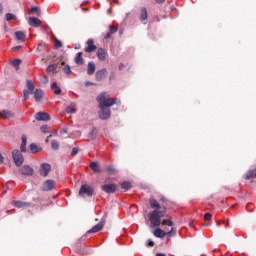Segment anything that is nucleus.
Wrapping results in <instances>:
<instances>
[{
    "mask_svg": "<svg viewBox=\"0 0 256 256\" xmlns=\"http://www.w3.org/2000/svg\"><path fill=\"white\" fill-rule=\"evenodd\" d=\"M149 203H150L151 209H154L153 211L149 212V221L152 227H159L161 225H167L168 227H173V221H171V219H164L161 222V218L165 217V215L167 214L166 208L163 207L162 210H159L161 209V204H159L157 199H155L154 197H151L149 199Z\"/></svg>",
    "mask_w": 256,
    "mask_h": 256,
    "instance_id": "f257e3e1",
    "label": "nucleus"
},
{
    "mask_svg": "<svg viewBox=\"0 0 256 256\" xmlns=\"http://www.w3.org/2000/svg\"><path fill=\"white\" fill-rule=\"evenodd\" d=\"M96 101L99 105V117L102 121H107L111 117V109L113 105H121L119 98H109L107 92H102L96 97Z\"/></svg>",
    "mask_w": 256,
    "mask_h": 256,
    "instance_id": "f03ea898",
    "label": "nucleus"
},
{
    "mask_svg": "<svg viewBox=\"0 0 256 256\" xmlns=\"http://www.w3.org/2000/svg\"><path fill=\"white\" fill-rule=\"evenodd\" d=\"M93 195H95V188L88 184H84L81 186L79 190L80 197H93Z\"/></svg>",
    "mask_w": 256,
    "mask_h": 256,
    "instance_id": "7ed1b4c3",
    "label": "nucleus"
},
{
    "mask_svg": "<svg viewBox=\"0 0 256 256\" xmlns=\"http://www.w3.org/2000/svg\"><path fill=\"white\" fill-rule=\"evenodd\" d=\"M12 157L16 167H21L23 165V161H25V158L23 157L21 151L17 149L13 150Z\"/></svg>",
    "mask_w": 256,
    "mask_h": 256,
    "instance_id": "20e7f679",
    "label": "nucleus"
},
{
    "mask_svg": "<svg viewBox=\"0 0 256 256\" xmlns=\"http://www.w3.org/2000/svg\"><path fill=\"white\" fill-rule=\"evenodd\" d=\"M26 85L28 87V90L23 91V97L25 101H27V99H29V95H33V92L35 91V84L33 83V81L27 80Z\"/></svg>",
    "mask_w": 256,
    "mask_h": 256,
    "instance_id": "39448f33",
    "label": "nucleus"
},
{
    "mask_svg": "<svg viewBox=\"0 0 256 256\" xmlns=\"http://www.w3.org/2000/svg\"><path fill=\"white\" fill-rule=\"evenodd\" d=\"M11 205H13V207H16L17 209H27L29 207H33V204L31 202H23L17 200H13L11 202Z\"/></svg>",
    "mask_w": 256,
    "mask_h": 256,
    "instance_id": "423d86ee",
    "label": "nucleus"
},
{
    "mask_svg": "<svg viewBox=\"0 0 256 256\" xmlns=\"http://www.w3.org/2000/svg\"><path fill=\"white\" fill-rule=\"evenodd\" d=\"M102 191L104 193L113 194L115 191H117V185L115 184H104L101 186Z\"/></svg>",
    "mask_w": 256,
    "mask_h": 256,
    "instance_id": "0eeeda50",
    "label": "nucleus"
},
{
    "mask_svg": "<svg viewBox=\"0 0 256 256\" xmlns=\"http://www.w3.org/2000/svg\"><path fill=\"white\" fill-rule=\"evenodd\" d=\"M55 181L54 180H46L43 184H42V191H53V189H55Z\"/></svg>",
    "mask_w": 256,
    "mask_h": 256,
    "instance_id": "6e6552de",
    "label": "nucleus"
},
{
    "mask_svg": "<svg viewBox=\"0 0 256 256\" xmlns=\"http://www.w3.org/2000/svg\"><path fill=\"white\" fill-rule=\"evenodd\" d=\"M103 227H105V219H101L100 222L96 224L94 227H92V229L88 230L87 233H99V231H101Z\"/></svg>",
    "mask_w": 256,
    "mask_h": 256,
    "instance_id": "1a4fd4ad",
    "label": "nucleus"
},
{
    "mask_svg": "<svg viewBox=\"0 0 256 256\" xmlns=\"http://www.w3.org/2000/svg\"><path fill=\"white\" fill-rule=\"evenodd\" d=\"M87 47L85 48L86 53H93L97 51V46L95 45V41L93 39H88L86 42Z\"/></svg>",
    "mask_w": 256,
    "mask_h": 256,
    "instance_id": "9d476101",
    "label": "nucleus"
},
{
    "mask_svg": "<svg viewBox=\"0 0 256 256\" xmlns=\"http://www.w3.org/2000/svg\"><path fill=\"white\" fill-rule=\"evenodd\" d=\"M50 171H51V164H48V163L41 164L40 175L42 177H47V175H49Z\"/></svg>",
    "mask_w": 256,
    "mask_h": 256,
    "instance_id": "9b49d317",
    "label": "nucleus"
},
{
    "mask_svg": "<svg viewBox=\"0 0 256 256\" xmlns=\"http://www.w3.org/2000/svg\"><path fill=\"white\" fill-rule=\"evenodd\" d=\"M34 117L36 121H51V116L45 112H37Z\"/></svg>",
    "mask_w": 256,
    "mask_h": 256,
    "instance_id": "f8f14e48",
    "label": "nucleus"
},
{
    "mask_svg": "<svg viewBox=\"0 0 256 256\" xmlns=\"http://www.w3.org/2000/svg\"><path fill=\"white\" fill-rule=\"evenodd\" d=\"M107 77V68H102L100 70H97L95 73V79L96 81H103Z\"/></svg>",
    "mask_w": 256,
    "mask_h": 256,
    "instance_id": "ddd939ff",
    "label": "nucleus"
},
{
    "mask_svg": "<svg viewBox=\"0 0 256 256\" xmlns=\"http://www.w3.org/2000/svg\"><path fill=\"white\" fill-rule=\"evenodd\" d=\"M19 173H21V175H25V176L29 177V176L33 175L34 171H33V168L25 165L19 169Z\"/></svg>",
    "mask_w": 256,
    "mask_h": 256,
    "instance_id": "4468645a",
    "label": "nucleus"
},
{
    "mask_svg": "<svg viewBox=\"0 0 256 256\" xmlns=\"http://www.w3.org/2000/svg\"><path fill=\"white\" fill-rule=\"evenodd\" d=\"M15 117V113L9 110L0 111V119H13Z\"/></svg>",
    "mask_w": 256,
    "mask_h": 256,
    "instance_id": "2eb2a0df",
    "label": "nucleus"
},
{
    "mask_svg": "<svg viewBox=\"0 0 256 256\" xmlns=\"http://www.w3.org/2000/svg\"><path fill=\"white\" fill-rule=\"evenodd\" d=\"M148 17H149V14L147 13V8L141 7L140 11H139L140 21L143 23V22L147 21Z\"/></svg>",
    "mask_w": 256,
    "mask_h": 256,
    "instance_id": "dca6fc26",
    "label": "nucleus"
},
{
    "mask_svg": "<svg viewBox=\"0 0 256 256\" xmlns=\"http://www.w3.org/2000/svg\"><path fill=\"white\" fill-rule=\"evenodd\" d=\"M96 55L99 59V61H105L107 59V50L103 48H98Z\"/></svg>",
    "mask_w": 256,
    "mask_h": 256,
    "instance_id": "f3484780",
    "label": "nucleus"
},
{
    "mask_svg": "<svg viewBox=\"0 0 256 256\" xmlns=\"http://www.w3.org/2000/svg\"><path fill=\"white\" fill-rule=\"evenodd\" d=\"M29 25L31 27H41V20L37 17H29Z\"/></svg>",
    "mask_w": 256,
    "mask_h": 256,
    "instance_id": "a211bd4d",
    "label": "nucleus"
},
{
    "mask_svg": "<svg viewBox=\"0 0 256 256\" xmlns=\"http://www.w3.org/2000/svg\"><path fill=\"white\" fill-rule=\"evenodd\" d=\"M153 235L154 237H157L158 239H163L164 237H166V232L163 231L161 228H156L154 231H153Z\"/></svg>",
    "mask_w": 256,
    "mask_h": 256,
    "instance_id": "6ab92c4d",
    "label": "nucleus"
},
{
    "mask_svg": "<svg viewBox=\"0 0 256 256\" xmlns=\"http://www.w3.org/2000/svg\"><path fill=\"white\" fill-rule=\"evenodd\" d=\"M20 151H21V153H27V136H25V135H22Z\"/></svg>",
    "mask_w": 256,
    "mask_h": 256,
    "instance_id": "aec40b11",
    "label": "nucleus"
},
{
    "mask_svg": "<svg viewBox=\"0 0 256 256\" xmlns=\"http://www.w3.org/2000/svg\"><path fill=\"white\" fill-rule=\"evenodd\" d=\"M84 59H83V52H78L74 58V62L76 63V65H83L84 63Z\"/></svg>",
    "mask_w": 256,
    "mask_h": 256,
    "instance_id": "412c9836",
    "label": "nucleus"
},
{
    "mask_svg": "<svg viewBox=\"0 0 256 256\" xmlns=\"http://www.w3.org/2000/svg\"><path fill=\"white\" fill-rule=\"evenodd\" d=\"M43 95H44L43 90L36 89L34 91V99H35V101H37V102L41 101L43 99Z\"/></svg>",
    "mask_w": 256,
    "mask_h": 256,
    "instance_id": "4be33fe9",
    "label": "nucleus"
},
{
    "mask_svg": "<svg viewBox=\"0 0 256 256\" xmlns=\"http://www.w3.org/2000/svg\"><path fill=\"white\" fill-rule=\"evenodd\" d=\"M90 167L94 173H101V166L97 162H91Z\"/></svg>",
    "mask_w": 256,
    "mask_h": 256,
    "instance_id": "5701e85b",
    "label": "nucleus"
},
{
    "mask_svg": "<svg viewBox=\"0 0 256 256\" xmlns=\"http://www.w3.org/2000/svg\"><path fill=\"white\" fill-rule=\"evenodd\" d=\"M95 73V62L91 61L88 63L87 74L93 75Z\"/></svg>",
    "mask_w": 256,
    "mask_h": 256,
    "instance_id": "b1692460",
    "label": "nucleus"
},
{
    "mask_svg": "<svg viewBox=\"0 0 256 256\" xmlns=\"http://www.w3.org/2000/svg\"><path fill=\"white\" fill-rule=\"evenodd\" d=\"M114 33H117V27L110 26L109 32L104 36V39H111V35H114Z\"/></svg>",
    "mask_w": 256,
    "mask_h": 256,
    "instance_id": "393cba45",
    "label": "nucleus"
},
{
    "mask_svg": "<svg viewBox=\"0 0 256 256\" xmlns=\"http://www.w3.org/2000/svg\"><path fill=\"white\" fill-rule=\"evenodd\" d=\"M51 89L54 91L55 95H61V88L57 85V82L51 84Z\"/></svg>",
    "mask_w": 256,
    "mask_h": 256,
    "instance_id": "a878e982",
    "label": "nucleus"
},
{
    "mask_svg": "<svg viewBox=\"0 0 256 256\" xmlns=\"http://www.w3.org/2000/svg\"><path fill=\"white\" fill-rule=\"evenodd\" d=\"M254 177L256 178V170H249L246 173L245 179L249 181V179H254Z\"/></svg>",
    "mask_w": 256,
    "mask_h": 256,
    "instance_id": "bb28decb",
    "label": "nucleus"
},
{
    "mask_svg": "<svg viewBox=\"0 0 256 256\" xmlns=\"http://www.w3.org/2000/svg\"><path fill=\"white\" fill-rule=\"evenodd\" d=\"M15 37L18 39V41H25V38L27 37L24 32L17 31L15 32Z\"/></svg>",
    "mask_w": 256,
    "mask_h": 256,
    "instance_id": "cd10ccee",
    "label": "nucleus"
},
{
    "mask_svg": "<svg viewBox=\"0 0 256 256\" xmlns=\"http://www.w3.org/2000/svg\"><path fill=\"white\" fill-rule=\"evenodd\" d=\"M131 187H132L131 182L125 181L121 183V189H124V191H129Z\"/></svg>",
    "mask_w": 256,
    "mask_h": 256,
    "instance_id": "c85d7f7f",
    "label": "nucleus"
},
{
    "mask_svg": "<svg viewBox=\"0 0 256 256\" xmlns=\"http://www.w3.org/2000/svg\"><path fill=\"white\" fill-rule=\"evenodd\" d=\"M30 151L32 153H39V151H41V149L39 148V146H37V144L32 143V144H30Z\"/></svg>",
    "mask_w": 256,
    "mask_h": 256,
    "instance_id": "c756f323",
    "label": "nucleus"
},
{
    "mask_svg": "<svg viewBox=\"0 0 256 256\" xmlns=\"http://www.w3.org/2000/svg\"><path fill=\"white\" fill-rule=\"evenodd\" d=\"M29 13H30V15H33L36 13L38 15V17H39V15H41V12H39V7H37V6L32 7L29 10Z\"/></svg>",
    "mask_w": 256,
    "mask_h": 256,
    "instance_id": "7c9ffc66",
    "label": "nucleus"
},
{
    "mask_svg": "<svg viewBox=\"0 0 256 256\" xmlns=\"http://www.w3.org/2000/svg\"><path fill=\"white\" fill-rule=\"evenodd\" d=\"M177 235V228H171L169 232H166L167 237H175Z\"/></svg>",
    "mask_w": 256,
    "mask_h": 256,
    "instance_id": "2f4dec72",
    "label": "nucleus"
},
{
    "mask_svg": "<svg viewBox=\"0 0 256 256\" xmlns=\"http://www.w3.org/2000/svg\"><path fill=\"white\" fill-rule=\"evenodd\" d=\"M55 69H57V64H52L46 68V71L47 73H55Z\"/></svg>",
    "mask_w": 256,
    "mask_h": 256,
    "instance_id": "473e14b6",
    "label": "nucleus"
},
{
    "mask_svg": "<svg viewBox=\"0 0 256 256\" xmlns=\"http://www.w3.org/2000/svg\"><path fill=\"white\" fill-rule=\"evenodd\" d=\"M12 65L15 67L16 70H19V65H21V59L12 60Z\"/></svg>",
    "mask_w": 256,
    "mask_h": 256,
    "instance_id": "72a5a7b5",
    "label": "nucleus"
},
{
    "mask_svg": "<svg viewBox=\"0 0 256 256\" xmlns=\"http://www.w3.org/2000/svg\"><path fill=\"white\" fill-rule=\"evenodd\" d=\"M66 113H69V114L77 113V109L75 108V106H68L66 108Z\"/></svg>",
    "mask_w": 256,
    "mask_h": 256,
    "instance_id": "f704fd0d",
    "label": "nucleus"
},
{
    "mask_svg": "<svg viewBox=\"0 0 256 256\" xmlns=\"http://www.w3.org/2000/svg\"><path fill=\"white\" fill-rule=\"evenodd\" d=\"M107 171H108V173H111L112 175H116L117 174V169H115V167H113L111 165H109L107 167Z\"/></svg>",
    "mask_w": 256,
    "mask_h": 256,
    "instance_id": "c9c22d12",
    "label": "nucleus"
},
{
    "mask_svg": "<svg viewBox=\"0 0 256 256\" xmlns=\"http://www.w3.org/2000/svg\"><path fill=\"white\" fill-rule=\"evenodd\" d=\"M54 45L56 49H61V47H63V43L61 42V40L58 39H55Z\"/></svg>",
    "mask_w": 256,
    "mask_h": 256,
    "instance_id": "e433bc0d",
    "label": "nucleus"
},
{
    "mask_svg": "<svg viewBox=\"0 0 256 256\" xmlns=\"http://www.w3.org/2000/svg\"><path fill=\"white\" fill-rule=\"evenodd\" d=\"M51 147H52V149L57 151V149H59V142L57 140H53L51 143Z\"/></svg>",
    "mask_w": 256,
    "mask_h": 256,
    "instance_id": "4c0bfd02",
    "label": "nucleus"
},
{
    "mask_svg": "<svg viewBox=\"0 0 256 256\" xmlns=\"http://www.w3.org/2000/svg\"><path fill=\"white\" fill-rule=\"evenodd\" d=\"M91 139H95L97 137V128H93L90 132Z\"/></svg>",
    "mask_w": 256,
    "mask_h": 256,
    "instance_id": "58836bf2",
    "label": "nucleus"
},
{
    "mask_svg": "<svg viewBox=\"0 0 256 256\" xmlns=\"http://www.w3.org/2000/svg\"><path fill=\"white\" fill-rule=\"evenodd\" d=\"M15 19V15L12 13H7L6 14V21H13Z\"/></svg>",
    "mask_w": 256,
    "mask_h": 256,
    "instance_id": "ea45409f",
    "label": "nucleus"
},
{
    "mask_svg": "<svg viewBox=\"0 0 256 256\" xmlns=\"http://www.w3.org/2000/svg\"><path fill=\"white\" fill-rule=\"evenodd\" d=\"M64 73H66V75H71V66L66 65L63 69Z\"/></svg>",
    "mask_w": 256,
    "mask_h": 256,
    "instance_id": "a19ab883",
    "label": "nucleus"
},
{
    "mask_svg": "<svg viewBox=\"0 0 256 256\" xmlns=\"http://www.w3.org/2000/svg\"><path fill=\"white\" fill-rule=\"evenodd\" d=\"M40 131H42V133H49V126L48 125L41 126Z\"/></svg>",
    "mask_w": 256,
    "mask_h": 256,
    "instance_id": "79ce46f5",
    "label": "nucleus"
},
{
    "mask_svg": "<svg viewBox=\"0 0 256 256\" xmlns=\"http://www.w3.org/2000/svg\"><path fill=\"white\" fill-rule=\"evenodd\" d=\"M213 219V215L211 213L204 214V221H211Z\"/></svg>",
    "mask_w": 256,
    "mask_h": 256,
    "instance_id": "37998d69",
    "label": "nucleus"
},
{
    "mask_svg": "<svg viewBox=\"0 0 256 256\" xmlns=\"http://www.w3.org/2000/svg\"><path fill=\"white\" fill-rule=\"evenodd\" d=\"M77 153H79V148H73L72 152H71L72 157H75V155H77Z\"/></svg>",
    "mask_w": 256,
    "mask_h": 256,
    "instance_id": "c03bdc74",
    "label": "nucleus"
},
{
    "mask_svg": "<svg viewBox=\"0 0 256 256\" xmlns=\"http://www.w3.org/2000/svg\"><path fill=\"white\" fill-rule=\"evenodd\" d=\"M146 246H148V247H155V242H153V240L149 239L148 243L146 244Z\"/></svg>",
    "mask_w": 256,
    "mask_h": 256,
    "instance_id": "a18cd8bd",
    "label": "nucleus"
},
{
    "mask_svg": "<svg viewBox=\"0 0 256 256\" xmlns=\"http://www.w3.org/2000/svg\"><path fill=\"white\" fill-rule=\"evenodd\" d=\"M115 77H116L115 72H111V73H110V76H109L110 81L113 80V79H115Z\"/></svg>",
    "mask_w": 256,
    "mask_h": 256,
    "instance_id": "49530a36",
    "label": "nucleus"
},
{
    "mask_svg": "<svg viewBox=\"0 0 256 256\" xmlns=\"http://www.w3.org/2000/svg\"><path fill=\"white\" fill-rule=\"evenodd\" d=\"M160 201H161L162 203H167V198H166L165 196H161V197H160Z\"/></svg>",
    "mask_w": 256,
    "mask_h": 256,
    "instance_id": "de8ad7c7",
    "label": "nucleus"
},
{
    "mask_svg": "<svg viewBox=\"0 0 256 256\" xmlns=\"http://www.w3.org/2000/svg\"><path fill=\"white\" fill-rule=\"evenodd\" d=\"M167 0H155V2L158 4V5H162V3H165Z\"/></svg>",
    "mask_w": 256,
    "mask_h": 256,
    "instance_id": "09e8293b",
    "label": "nucleus"
},
{
    "mask_svg": "<svg viewBox=\"0 0 256 256\" xmlns=\"http://www.w3.org/2000/svg\"><path fill=\"white\" fill-rule=\"evenodd\" d=\"M124 67H125V65H123V63L119 64V66H118L119 71H122V69H123Z\"/></svg>",
    "mask_w": 256,
    "mask_h": 256,
    "instance_id": "8fccbe9b",
    "label": "nucleus"
},
{
    "mask_svg": "<svg viewBox=\"0 0 256 256\" xmlns=\"http://www.w3.org/2000/svg\"><path fill=\"white\" fill-rule=\"evenodd\" d=\"M19 49H21V46H15V47L13 48V51H19Z\"/></svg>",
    "mask_w": 256,
    "mask_h": 256,
    "instance_id": "3c124183",
    "label": "nucleus"
},
{
    "mask_svg": "<svg viewBox=\"0 0 256 256\" xmlns=\"http://www.w3.org/2000/svg\"><path fill=\"white\" fill-rule=\"evenodd\" d=\"M3 14V5L0 4V15Z\"/></svg>",
    "mask_w": 256,
    "mask_h": 256,
    "instance_id": "603ef678",
    "label": "nucleus"
},
{
    "mask_svg": "<svg viewBox=\"0 0 256 256\" xmlns=\"http://www.w3.org/2000/svg\"><path fill=\"white\" fill-rule=\"evenodd\" d=\"M0 163H3V155L0 154Z\"/></svg>",
    "mask_w": 256,
    "mask_h": 256,
    "instance_id": "864d4df0",
    "label": "nucleus"
},
{
    "mask_svg": "<svg viewBox=\"0 0 256 256\" xmlns=\"http://www.w3.org/2000/svg\"><path fill=\"white\" fill-rule=\"evenodd\" d=\"M156 256H166V255L163 253H158V254H156Z\"/></svg>",
    "mask_w": 256,
    "mask_h": 256,
    "instance_id": "5fc2aeb1",
    "label": "nucleus"
},
{
    "mask_svg": "<svg viewBox=\"0 0 256 256\" xmlns=\"http://www.w3.org/2000/svg\"><path fill=\"white\" fill-rule=\"evenodd\" d=\"M216 225H217V227H219L221 225V222L217 221Z\"/></svg>",
    "mask_w": 256,
    "mask_h": 256,
    "instance_id": "6e6d98bb",
    "label": "nucleus"
},
{
    "mask_svg": "<svg viewBox=\"0 0 256 256\" xmlns=\"http://www.w3.org/2000/svg\"><path fill=\"white\" fill-rule=\"evenodd\" d=\"M61 65H62V66L65 65V61H62V62H61Z\"/></svg>",
    "mask_w": 256,
    "mask_h": 256,
    "instance_id": "4d7b16f0",
    "label": "nucleus"
},
{
    "mask_svg": "<svg viewBox=\"0 0 256 256\" xmlns=\"http://www.w3.org/2000/svg\"><path fill=\"white\" fill-rule=\"evenodd\" d=\"M88 85H93V83H91V82H88Z\"/></svg>",
    "mask_w": 256,
    "mask_h": 256,
    "instance_id": "13d9d810",
    "label": "nucleus"
}]
</instances>
